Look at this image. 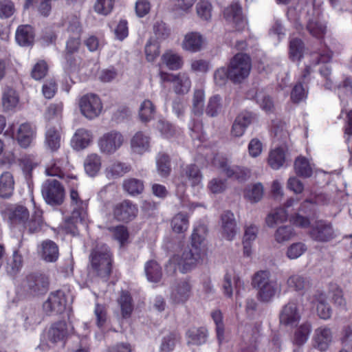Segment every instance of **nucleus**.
Returning <instances> with one entry per match:
<instances>
[{
	"mask_svg": "<svg viewBox=\"0 0 352 352\" xmlns=\"http://www.w3.org/2000/svg\"><path fill=\"white\" fill-rule=\"evenodd\" d=\"M207 234V228L204 224L195 227L191 234V246L192 249H186L181 255L175 254L166 265V269L173 268L175 272L178 268L182 273L191 270L201 258L203 250L201 248Z\"/></svg>",
	"mask_w": 352,
	"mask_h": 352,
	"instance_id": "nucleus-1",
	"label": "nucleus"
},
{
	"mask_svg": "<svg viewBox=\"0 0 352 352\" xmlns=\"http://www.w3.org/2000/svg\"><path fill=\"white\" fill-rule=\"evenodd\" d=\"M91 269L96 274L108 278L112 272L113 253L105 243L97 245L89 255Z\"/></svg>",
	"mask_w": 352,
	"mask_h": 352,
	"instance_id": "nucleus-2",
	"label": "nucleus"
},
{
	"mask_svg": "<svg viewBox=\"0 0 352 352\" xmlns=\"http://www.w3.org/2000/svg\"><path fill=\"white\" fill-rule=\"evenodd\" d=\"M25 294L30 297L45 295L50 288L49 277L41 272H31L26 275L21 283Z\"/></svg>",
	"mask_w": 352,
	"mask_h": 352,
	"instance_id": "nucleus-3",
	"label": "nucleus"
},
{
	"mask_svg": "<svg viewBox=\"0 0 352 352\" xmlns=\"http://www.w3.org/2000/svg\"><path fill=\"white\" fill-rule=\"evenodd\" d=\"M252 285L258 290L257 298L262 302L270 301L277 292L276 284L270 280V272L267 270H260L255 273Z\"/></svg>",
	"mask_w": 352,
	"mask_h": 352,
	"instance_id": "nucleus-4",
	"label": "nucleus"
},
{
	"mask_svg": "<svg viewBox=\"0 0 352 352\" xmlns=\"http://www.w3.org/2000/svg\"><path fill=\"white\" fill-rule=\"evenodd\" d=\"M252 69V60L247 54L238 53L230 60L227 76L234 82H241L248 77Z\"/></svg>",
	"mask_w": 352,
	"mask_h": 352,
	"instance_id": "nucleus-5",
	"label": "nucleus"
},
{
	"mask_svg": "<svg viewBox=\"0 0 352 352\" xmlns=\"http://www.w3.org/2000/svg\"><path fill=\"white\" fill-rule=\"evenodd\" d=\"M81 38L69 36L65 43L63 57L66 68L69 72H74L80 66L82 58Z\"/></svg>",
	"mask_w": 352,
	"mask_h": 352,
	"instance_id": "nucleus-6",
	"label": "nucleus"
},
{
	"mask_svg": "<svg viewBox=\"0 0 352 352\" xmlns=\"http://www.w3.org/2000/svg\"><path fill=\"white\" fill-rule=\"evenodd\" d=\"M136 204L129 199H124L113 205L111 214L114 220L124 223L133 221L138 214Z\"/></svg>",
	"mask_w": 352,
	"mask_h": 352,
	"instance_id": "nucleus-7",
	"label": "nucleus"
},
{
	"mask_svg": "<svg viewBox=\"0 0 352 352\" xmlns=\"http://www.w3.org/2000/svg\"><path fill=\"white\" fill-rule=\"evenodd\" d=\"M36 135V126L26 122L21 124L16 132H12L11 137L21 148L27 149L34 144Z\"/></svg>",
	"mask_w": 352,
	"mask_h": 352,
	"instance_id": "nucleus-8",
	"label": "nucleus"
},
{
	"mask_svg": "<svg viewBox=\"0 0 352 352\" xmlns=\"http://www.w3.org/2000/svg\"><path fill=\"white\" fill-rule=\"evenodd\" d=\"M42 194L48 204L60 206L64 201L65 189L56 179H47L43 186Z\"/></svg>",
	"mask_w": 352,
	"mask_h": 352,
	"instance_id": "nucleus-9",
	"label": "nucleus"
},
{
	"mask_svg": "<svg viewBox=\"0 0 352 352\" xmlns=\"http://www.w3.org/2000/svg\"><path fill=\"white\" fill-rule=\"evenodd\" d=\"M310 237L315 241L326 243L336 237V232L331 222L325 220L316 221L309 232Z\"/></svg>",
	"mask_w": 352,
	"mask_h": 352,
	"instance_id": "nucleus-10",
	"label": "nucleus"
},
{
	"mask_svg": "<svg viewBox=\"0 0 352 352\" xmlns=\"http://www.w3.org/2000/svg\"><path fill=\"white\" fill-rule=\"evenodd\" d=\"M81 113L88 119L98 117L102 109L100 98L96 94H87L82 96L79 100Z\"/></svg>",
	"mask_w": 352,
	"mask_h": 352,
	"instance_id": "nucleus-11",
	"label": "nucleus"
},
{
	"mask_svg": "<svg viewBox=\"0 0 352 352\" xmlns=\"http://www.w3.org/2000/svg\"><path fill=\"white\" fill-rule=\"evenodd\" d=\"M159 74L163 82L173 83V89L177 94L183 95L190 91L191 81L188 75L186 73H179L177 75H174L160 71Z\"/></svg>",
	"mask_w": 352,
	"mask_h": 352,
	"instance_id": "nucleus-12",
	"label": "nucleus"
},
{
	"mask_svg": "<svg viewBox=\"0 0 352 352\" xmlns=\"http://www.w3.org/2000/svg\"><path fill=\"white\" fill-rule=\"evenodd\" d=\"M66 295L61 289L51 292L43 303V309L47 314H61L66 309Z\"/></svg>",
	"mask_w": 352,
	"mask_h": 352,
	"instance_id": "nucleus-13",
	"label": "nucleus"
},
{
	"mask_svg": "<svg viewBox=\"0 0 352 352\" xmlns=\"http://www.w3.org/2000/svg\"><path fill=\"white\" fill-rule=\"evenodd\" d=\"M180 177L184 187H186L188 184L192 187H195L201 184L203 175L197 164H190L181 166Z\"/></svg>",
	"mask_w": 352,
	"mask_h": 352,
	"instance_id": "nucleus-14",
	"label": "nucleus"
},
{
	"mask_svg": "<svg viewBox=\"0 0 352 352\" xmlns=\"http://www.w3.org/2000/svg\"><path fill=\"white\" fill-rule=\"evenodd\" d=\"M333 340L332 329L327 325H322L314 330L313 342L315 348L321 351H327Z\"/></svg>",
	"mask_w": 352,
	"mask_h": 352,
	"instance_id": "nucleus-15",
	"label": "nucleus"
},
{
	"mask_svg": "<svg viewBox=\"0 0 352 352\" xmlns=\"http://www.w3.org/2000/svg\"><path fill=\"white\" fill-rule=\"evenodd\" d=\"M122 135L118 132L111 131L104 134L99 140L98 144L104 153H113L122 144Z\"/></svg>",
	"mask_w": 352,
	"mask_h": 352,
	"instance_id": "nucleus-16",
	"label": "nucleus"
},
{
	"mask_svg": "<svg viewBox=\"0 0 352 352\" xmlns=\"http://www.w3.org/2000/svg\"><path fill=\"white\" fill-rule=\"evenodd\" d=\"M6 214L10 226L21 230L25 223V220L29 218L30 212L26 207L17 205L7 208Z\"/></svg>",
	"mask_w": 352,
	"mask_h": 352,
	"instance_id": "nucleus-17",
	"label": "nucleus"
},
{
	"mask_svg": "<svg viewBox=\"0 0 352 352\" xmlns=\"http://www.w3.org/2000/svg\"><path fill=\"white\" fill-rule=\"evenodd\" d=\"M280 322L285 326L296 325L300 320L297 303L294 301H289L282 309L280 316Z\"/></svg>",
	"mask_w": 352,
	"mask_h": 352,
	"instance_id": "nucleus-18",
	"label": "nucleus"
},
{
	"mask_svg": "<svg viewBox=\"0 0 352 352\" xmlns=\"http://www.w3.org/2000/svg\"><path fill=\"white\" fill-rule=\"evenodd\" d=\"M238 232L236 221L232 212L227 210L221 215V238L232 241Z\"/></svg>",
	"mask_w": 352,
	"mask_h": 352,
	"instance_id": "nucleus-19",
	"label": "nucleus"
},
{
	"mask_svg": "<svg viewBox=\"0 0 352 352\" xmlns=\"http://www.w3.org/2000/svg\"><path fill=\"white\" fill-rule=\"evenodd\" d=\"M310 63L306 65L300 78L299 82L302 83L307 82V78L312 72L311 67L313 66H316L320 63H327L331 60L332 52L329 50H327L324 52H314L310 54Z\"/></svg>",
	"mask_w": 352,
	"mask_h": 352,
	"instance_id": "nucleus-20",
	"label": "nucleus"
},
{
	"mask_svg": "<svg viewBox=\"0 0 352 352\" xmlns=\"http://www.w3.org/2000/svg\"><path fill=\"white\" fill-rule=\"evenodd\" d=\"M68 336V324L64 320L53 322L47 331V338L53 343L65 342Z\"/></svg>",
	"mask_w": 352,
	"mask_h": 352,
	"instance_id": "nucleus-21",
	"label": "nucleus"
},
{
	"mask_svg": "<svg viewBox=\"0 0 352 352\" xmlns=\"http://www.w3.org/2000/svg\"><path fill=\"white\" fill-rule=\"evenodd\" d=\"M191 289L188 280H180L173 287L170 294L171 300L177 304L186 302L191 295Z\"/></svg>",
	"mask_w": 352,
	"mask_h": 352,
	"instance_id": "nucleus-22",
	"label": "nucleus"
},
{
	"mask_svg": "<svg viewBox=\"0 0 352 352\" xmlns=\"http://www.w3.org/2000/svg\"><path fill=\"white\" fill-rule=\"evenodd\" d=\"M34 204V210L31 217L25 220V223L23 226L21 230H27L29 234H35L41 232L44 226V219L43 217V210L37 208Z\"/></svg>",
	"mask_w": 352,
	"mask_h": 352,
	"instance_id": "nucleus-23",
	"label": "nucleus"
},
{
	"mask_svg": "<svg viewBox=\"0 0 352 352\" xmlns=\"http://www.w3.org/2000/svg\"><path fill=\"white\" fill-rule=\"evenodd\" d=\"M34 28L30 25H20L16 30L15 38L21 46L32 45L34 41Z\"/></svg>",
	"mask_w": 352,
	"mask_h": 352,
	"instance_id": "nucleus-24",
	"label": "nucleus"
},
{
	"mask_svg": "<svg viewBox=\"0 0 352 352\" xmlns=\"http://www.w3.org/2000/svg\"><path fill=\"white\" fill-rule=\"evenodd\" d=\"M204 41V38L199 33L192 32L186 34L182 47L192 53L197 52L202 49Z\"/></svg>",
	"mask_w": 352,
	"mask_h": 352,
	"instance_id": "nucleus-25",
	"label": "nucleus"
},
{
	"mask_svg": "<svg viewBox=\"0 0 352 352\" xmlns=\"http://www.w3.org/2000/svg\"><path fill=\"white\" fill-rule=\"evenodd\" d=\"M286 162V151L282 146L270 150L267 157L268 165L274 170L282 168Z\"/></svg>",
	"mask_w": 352,
	"mask_h": 352,
	"instance_id": "nucleus-26",
	"label": "nucleus"
},
{
	"mask_svg": "<svg viewBox=\"0 0 352 352\" xmlns=\"http://www.w3.org/2000/svg\"><path fill=\"white\" fill-rule=\"evenodd\" d=\"M45 144L52 152L58 151L60 146V132L56 126H47L45 135Z\"/></svg>",
	"mask_w": 352,
	"mask_h": 352,
	"instance_id": "nucleus-27",
	"label": "nucleus"
},
{
	"mask_svg": "<svg viewBox=\"0 0 352 352\" xmlns=\"http://www.w3.org/2000/svg\"><path fill=\"white\" fill-rule=\"evenodd\" d=\"M253 116L250 112H244L239 114L232 128V134L235 137H241L245 133L246 128L252 122Z\"/></svg>",
	"mask_w": 352,
	"mask_h": 352,
	"instance_id": "nucleus-28",
	"label": "nucleus"
},
{
	"mask_svg": "<svg viewBox=\"0 0 352 352\" xmlns=\"http://www.w3.org/2000/svg\"><path fill=\"white\" fill-rule=\"evenodd\" d=\"M188 344L201 345L206 343L208 338V330L203 327H191L186 333Z\"/></svg>",
	"mask_w": 352,
	"mask_h": 352,
	"instance_id": "nucleus-29",
	"label": "nucleus"
},
{
	"mask_svg": "<svg viewBox=\"0 0 352 352\" xmlns=\"http://www.w3.org/2000/svg\"><path fill=\"white\" fill-rule=\"evenodd\" d=\"M117 302L120 307L122 318L131 317L133 311V300L131 293L127 290H122Z\"/></svg>",
	"mask_w": 352,
	"mask_h": 352,
	"instance_id": "nucleus-30",
	"label": "nucleus"
},
{
	"mask_svg": "<svg viewBox=\"0 0 352 352\" xmlns=\"http://www.w3.org/2000/svg\"><path fill=\"white\" fill-rule=\"evenodd\" d=\"M305 45L298 38H292L289 43V58L293 62L300 63L304 56Z\"/></svg>",
	"mask_w": 352,
	"mask_h": 352,
	"instance_id": "nucleus-31",
	"label": "nucleus"
},
{
	"mask_svg": "<svg viewBox=\"0 0 352 352\" xmlns=\"http://www.w3.org/2000/svg\"><path fill=\"white\" fill-rule=\"evenodd\" d=\"M150 138L142 131L137 132L131 141V148L135 153L142 154L149 150Z\"/></svg>",
	"mask_w": 352,
	"mask_h": 352,
	"instance_id": "nucleus-32",
	"label": "nucleus"
},
{
	"mask_svg": "<svg viewBox=\"0 0 352 352\" xmlns=\"http://www.w3.org/2000/svg\"><path fill=\"white\" fill-rule=\"evenodd\" d=\"M14 182L12 175L9 172H4L0 176V197L9 198L13 194Z\"/></svg>",
	"mask_w": 352,
	"mask_h": 352,
	"instance_id": "nucleus-33",
	"label": "nucleus"
},
{
	"mask_svg": "<svg viewBox=\"0 0 352 352\" xmlns=\"http://www.w3.org/2000/svg\"><path fill=\"white\" fill-rule=\"evenodd\" d=\"M122 188L131 196L135 197L143 192L144 190V182L139 179L130 177L123 181Z\"/></svg>",
	"mask_w": 352,
	"mask_h": 352,
	"instance_id": "nucleus-34",
	"label": "nucleus"
},
{
	"mask_svg": "<svg viewBox=\"0 0 352 352\" xmlns=\"http://www.w3.org/2000/svg\"><path fill=\"white\" fill-rule=\"evenodd\" d=\"M68 164L69 162L67 157L56 159L54 160L53 164L46 168V173L50 176L64 178Z\"/></svg>",
	"mask_w": 352,
	"mask_h": 352,
	"instance_id": "nucleus-35",
	"label": "nucleus"
},
{
	"mask_svg": "<svg viewBox=\"0 0 352 352\" xmlns=\"http://www.w3.org/2000/svg\"><path fill=\"white\" fill-rule=\"evenodd\" d=\"M294 166L295 172L298 176L307 178L312 175L313 164L305 157H298L294 161Z\"/></svg>",
	"mask_w": 352,
	"mask_h": 352,
	"instance_id": "nucleus-36",
	"label": "nucleus"
},
{
	"mask_svg": "<svg viewBox=\"0 0 352 352\" xmlns=\"http://www.w3.org/2000/svg\"><path fill=\"white\" fill-rule=\"evenodd\" d=\"M144 271L148 281L158 283L162 277V267L159 263L150 260L145 263Z\"/></svg>",
	"mask_w": 352,
	"mask_h": 352,
	"instance_id": "nucleus-37",
	"label": "nucleus"
},
{
	"mask_svg": "<svg viewBox=\"0 0 352 352\" xmlns=\"http://www.w3.org/2000/svg\"><path fill=\"white\" fill-rule=\"evenodd\" d=\"M162 60L170 70H178L183 65L182 57L171 50H168L162 54Z\"/></svg>",
	"mask_w": 352,
	"mask_h": 352,
	"instance_id": "nucleus-38",
	"label": "nucleus"
},
{
	"mask_svg": "<svg viewBox=\"0 0 352 352\" xmlns=\"http://www.w3.org/2000/svg\"><path fill=\"white\" fill-rule=\"evenodd\" d=\"M157 170L162 177H168L171 172L170 158L165 153H159L156 157Z\"/></svg>",
	"mask_w": 352,
	"mask_h": 352,
	"instance_id": "nucleus-39",
	"label": "nucleus"
},
{
	"mask_svg": "<svg viewBox=\"0 0 352 352\" xmlns=\"http://www.w3.org/2000/svg\"><path fill=\"white\" fill-rule=\"evenodd\" d=\"M84 167L88 175L91 177L96 176L101 167L100 157L95 153L89 155L85 160Z\"/></svg>",
	"mask_w": 352,
	"mask_h": 352,
	"instance_id": "nucleus-40",
	"label": "nucleus"
},
{
	"mask_svg": "<svg viewBox=\"0 0 352 352\" xmlns=\"http://www.w3.org/2000/svg\"><path fill=\"white\" fill-rule=\"evenodd\" d=\"M19 101L18 94L14 89L7 87L4 89L2 96V104L6 110L14 109L17 106Z\"/></svg>",
	"mask_w": 352,
	"mask_h": 352,
	"instance_id": "nucleus-41",
	"label": "nucleus"
},
{
	"mask_svg": "<svg viewBox=\"0 0 352 352\" xmlns=\"http://www.w3.org/2000/svg\"><path fill=\"white\" fill-rule=\"evenodd\" d=\"M91 140V134L88 130L79 129L76 131L72 142L76 149H83L89 146Z\"/></svg>",
	"mask_w": 352,
	"mask_h": 352,
	"instance_id": "nucleus-42",
	"label": "nucleus"
},
{
	"mask_svg": "<svg viewBox=\"0 0 352 352\" xmlns=\"http://www.w3.org/2000/svg\"><path fill=\"white\" fill-rule=\"evenodd\" d=\"M170 225L173 232L178 234L185 232L189 226L188 214L183 212L176 214L173 217Z\"/></svg>",
	"mask_w": 352,
	"mask_h": 352,
	"instance_id": "nucleus-43",
	"label": "nucleus"
},
{
	"mask_svg": "<svg viewBox=\"0 0 352 352\" xmlns=\"http://www.w3.org/2000/svg\"><path fill=\"white\" fill-rule=\"evenodd\" d=\"M327 295L320 293L316 296V311L319 317L323 320H327L331 318V309L327 302Z\"/></svg>",
	"mask_w": 352,
	"mask_h": 352,
	"instance_id": "nucleus-44",
	"label": "nucleus"
},
{
	"mask_svg": "<svg viewBox=\"0 0 352 352\" xmlns=\"http://www.w3.org/2000/svg\"><path fill=\"white\" fill-rule=\"evenodd\" d=\"M244 197L251 203L259 201L263 196V187L261 183L248 186L244 190Z\"/></svg>",
	"mask_w": 352,
	"mask_h": 352,
	"instance_id": "nucleus-45",
	"label": "nucleus"
},
{
	"mask_svg": "<svg viewBox=\"0 0 352 352\" xmlns=\"http://www.w3.org/2000/svg\"><path fill=\"white\" fill-rule=\"evenodd\" d=\"M42 256L47 262L56 261L58 257V245L52 241H46L42 243Z\"/></svg>",
	"mask_w": 352,
	"mask_h": 352,
	"instance_id": "nucleus-46",
	"label": "nucleus"
},
{
	"mask_svg": "<svg viewBox=\"0 0 352 352\" xmlns=\"http://www.w3.org/2000/svg\"><path fill=\"white\" fill-rule=\"evenodd\" d=\"M69 197L71 204L75 206L73 214L75 215L76 214L78 217H80L87 208V202L80 199L78 190L75 188L70 190Z\"/></svg>",
	"mask_w": 352,
	"mask_h": 352,
	"instance_id": "nucleus-47",
	"label": "nucleus"
},
{
	"mask_svg": "<svg viewBox=\"0 0 352 352\" xmlns=\"http://www.w3.org/2000/svg\"><path fill=\"white\" fill-rule=\"evenodd\" d=\"M155 107L150 100H144L140 107L139 117L142 122H148L153 119Z\"/></svg>",
	"mask_w": 352,
	"mask_h": 352,
	"instance_id": "nucleus-48",
	"label": "nucleus"
},
{
	"mask_svg": "<svg viewBox=\"0 0 352 352\" xmlns=\"http://www.w3.org/2000/svg\"><path fill=\"white\" fill-rule=\"evenodd\" d=\"M224 174L228 178L243 180L247 174L238 166H230L228 162L221 161V175Z\"/></svg>",
	"mask_w": 352,
	"mask_h": 352,
	"instance_id": "nucleus-49",
	"label": "nucleus"
},
{
	"mask_svg": "<svg viewBox=\"0 0 352 352\" xmlns=\"http://www.w3.org/2000/svg\"><path fill=\"white\" fill-rule=\"evenodd\" d=\"M311 331V325L309 322L302 323L295 331L294 336V343L298 345L305 344L308 340Z\"/></svg>",
	"mask_w": 352,
	"mask_h": 352,
	"instance_id": "nucleus-50",
	"label": "nucleus"
},
{
	"mask_svg": "<svg viewBox=\"0 0 352 352\" xmlns=\"http://www.w3.org/2000/svg\"><path fill=\"white\" fill-rule=\"evenodd\" d=\"M109 231L113 234L114 239L117 240L120 246H124L129 238V232L127 228L123 225L110 227Z\"/></svg>",
	"mask_w": 352,
	"mask_h": 352,
	"instance_id": "nucleus-51",
	"label": "nucleus"
},
{
	"mask_svg": "<svg viewBox=\"0 0 352 352\" xmlns=\"http://www.w3.org/2000/svg\"><path fill=\"white\" fill-rule=\"evenodd\" d=\"M307 29L312 36L318 39H322L327 33L326 25L318 21H309Z\"/></svg>",
	"mask_w": 352,
	"mask_h": 352,
	"instance_id": "nucleus-52",
	"label": "nucleus"
},
{
	"mask_svg": "<svg viewBox=\"0 0 352 352\" xmlns=\"http://www.w3.org/2000/svg\"><path fill=\"white\" fill-rule=\"evenodd\" d=\"M146 58L148 62H153L160 56V45L154 39L150 38L144 47Z\"/></svg>",
	"mask_w": 352,
	"mask_h": 352,
	"instance_id": "nucleus-53",
	"label": "nucleus"
},
{
	"mask_svg": "<svg viewBox=\"0 0 352 352\" xmlns=\"http://www.w3.org/2000/svg\"><path fill=\"white\" fill-rule=\"evenodd\" d=\"M131 169L129 164L120 162H115L107 168L108 175L112 177H120L129 173Z\"/></svg>",
	"mask_w": 352,
	"mask_h": 352,
	"instance_id": "nucleus-54",
	"label": "nucleus"
},
{
	"mask_svg": "<svg viewBox=\"0 0 352 352\" xmlns=\"http://www.w3.org/2000/svg\"><path fill=\"white\" fill-rule=\"evenodd\" d=\"M287 212L284 208H278L274 212L269 214L265 221L269 227H274L277 223L287 221Z\"/></svg>",
	"mask_w": 352,
	"mask_h": 352,
	"instance_id": "nucleus-55",
	"label": "nucleus"
},
{
	"mask_svg": "<svg viewBox=\"0 0 352 352\" xmlns=\"http://www.w3.org/2000/svg\"><path fill=\"white\" fill-rule=\"evenodd\" d=\"M179 333L177 331L170 332L168 335L164 337L161 346V352H170L175 346L177 341L179 339Z\"/></svg>",
	"mask_w": 352,
	"mask_h": 352,
	"instance_id": "nucleus-56",
	"label": "nucleus"
},
{
	"mask_svg": "<svg viewBox=\"0 0 352 352\" xmlns=\"http://www.w3.org/2000/svg\"><path fill=\"white\" fill-rule=\"evenodd\" d=\"M116 0H96L94 9V11L102 16L109 15L113 10Z\"/></svg>",
	"mask_w": 352,
	"mask_h": 352,
	"instance_id": "nucleus-57",
	"label": "nucleus"
},
{
	"mask_svg": "<svg viewBox=\"0 0 352 352\" xmlns=\"http://www.w3.org/2000/svg\"><path fill=\"white\" fill-rule=\"evenodd\" d=\"M287 285L293 290L302 291L308 286L309 282L301 275L293 274L287 278Z\"/></svg>",
	"mask_w": 352,
	"mask_h": 352,
	"instance_id": "nucleus-58",
	"label": "nucleus"
},
{
	"mask_svg": "<svg viewBox=\"0 0 352 352\" xmlns=\"http://www.w3.org/2000/svg\"><path fill=\"white\" fill-rule=\"evenodd\" d=\"M23 266V257L17 251L12 255L11 261L8 263L6 270L11 276L16 275Z\"/></svg>",
	"mask_w": 352,
	"mask_h": 352,
	"instance_id": "nucleus-59",
	"label": "nucleus"
},
{
	"mask_svg": "<svg viewBox=\"0 0 352 352\" xmlns=\"http://www.w3.org/2000/svg\"><path fill=\"white\" fill-rule=\"evenodd\" d=\"M295 236L292 227L283 226L279 227L275 232L274 238L278 243H283L292 239Z\"/></svg>",
	"mask_w": 352,
	"mask_h": 352,
	"instance_id": "nucleus-60",
	"label": "nucleus"
},
{
	"mask_svg": "<svg viewBox=\"0 0 352 352\" xmlns=\"http://www.w3.org/2000/svg\"><path fill=\"white\" fill-rule=\"evenodd\" d=\"M15 12V5L12 0H0V19H9L14 15Z\"/></svg>",
	"mask_w": 352,
	"mask_h": 352,
	"instance_id": "nucleus-61",
	"label": "nucleus"
},
{
	"mask_svg": "<svg viewBox=\"0 0 352 352\" xmlns=\"http://www.w3.org/2000/svg\"><path fill=\"white\" fill-rule=\"evenodd\" d=\"M47 72L48 65L47 63L41 60L34 65L31 72V76L36 80H40L45 77Z\"/></svg>",
	"mask_w": 352,
	"mask_h": 352,
	"instance_id": "nucleus-62",
	"label": "nucleus"
},
{
	"mask_svg": "<svg viewBox=\"0 0 352 352\" xmlns=\"http://www.w3.org/2000/svg\"><path fill=\"white\" fill-rule=\"evenodd\" d=\"M204 101V93L201 90H196L193 96L192 113L195 116H200L203 113Z\"/></svg>",
	"mask_w": 352,
	"mask_h": 352,
	"instance_id": "nucleus-63",
	"label": "nucleus"
},
{
	"mask_svg": "<svg viewBox=\"0 0 352 352\" xmlns=\"http://www.w3.org/2000/svg\"><path fill=\"white\" fill-rule=\"evenodd\" d=\"M308 91L303 87L301 82H298L294 87L291 92V99L295 103L305 100L307 96Z\"/></svg>",
	"mask_w": 352,
	"mask_h": 352,
	"instance_id": "nucleus-64",
	"label": "nucleus"
}]
</instances>
